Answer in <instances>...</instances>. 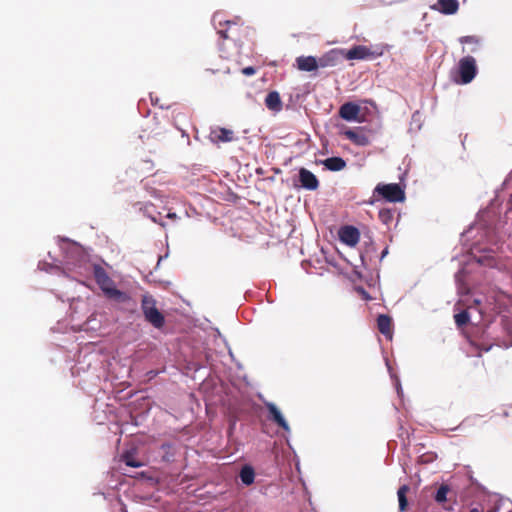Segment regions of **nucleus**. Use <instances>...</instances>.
I'll return each instance as SVG.
<instances>
[{
  "label": "nucleus",
  "mask_w": 512,
  "mask_h": 512,
  "mask_svg": "<svg viewBox=\"0 0 512 512\" xmlns=\"http://www.w3.org/2000/svg\"><path fill=\"white\" fill-rule=\"evenodd\" d=\"M208 138L214 144L232 142L235 139L233 130L223 127L211 128Z\"/></svg>",
  "instance_id": "6"
},
{
  "label": "nucleus",
  "mask_w": 512,
  "mask_h": 512,
  "mask_svg": "<svg viewBox=\"0 0 512 512\" xmlns=\"http://www.w3.org/2000/svg\"><path fill=\"white\" fill-rule=\"evenodd\" d=\"M167 217L174 219V218H176V214L175 213H168Z\"/></svg>",
  "instance_id": "28"
},
{
  "label": "nucleus",
  "mask_w": 512,
  "mask_h": 512,
  "mask_svg": "<svg viewBox=\"0 0 512 512\" xmlns=\"http://www.w3.org/2000/svg\"><path fill=\"white\" fill-rule=\"evenodd\" d=\"M149 217H150L154 222H157V219H156V217H155V216H151V215H149Z\"/></svg>",
  "instance_id": "30"
},
{
  "label": "nucleus",
  "mask_w": 512,
  "mask_h": 512,
  "mask_svg": "<svg viewBox=\"0 0 512 512\" xmlns=\"http://www.w3.org/2000/svg\"><path fill=\"white\" fill-rule=\"evenodd\" d=\"M242 74L245 75V76H251V75H254L256 73V69L252 66H249V67H245L241 70Z\"/></svg>",
  "instance_id": "25"
},
{
  "label": "nucleus",
  "mask_w": 512,
  "mask_h": 512,
  "mask_svg": "<svg viewBox=\"0 0 512 512\" xmlns=\"http://www.w3.org/2000/svg\"><path fill=\"white\" fill-rule=\"evenodd\" d=\"M476 61L472 56H466L459 61V74L463 84L470 83L476 76Z\"/></svg>",
  "instance_id": "4"
},
{
  "label": "nucleus",
  "mask_w": 512,
  "mask_h": 512,
  "mask_svg": "<svg viewBox=\"0 0 512 512\" xmlns=\"http://www.w3.org/2000/svg\"><path fill=\"white\" fill-rule=\"evenodd\" d=\"M150 208H153V204H147V205H145V207H144V211H145L146 213H148Z\"/></svg>",
  "instance_id": "26"
},
{
  "label": "nucleus",
  "mask_w": 512,
  "mask_h": 512,
  "mask_svg": "<svg viewBox=\"0 0 512 512\" xmlns=\"http://www.w3.org/2000/svg\"><path fill=\"white\" fill-rule=\"evenodd\" d=\"M121 460L127 465V466H130V467H134V468H138V467H141L143 465L142 462L138 461L132 452H125L122 454L121 456Z\"/></svg>",
  "instance_id": "20"
},
{
  "label": "nucleus",
  "mask_w": 512,
  "mask_h": 512,
  "mask_svg": "<svg viewBox=\"0 0 512 512\" xmlns=\"http://www.w3.org/2000/svg\"><path fill=\"white\" fill-rule=\"evenodd\" d=\"M375 191L389 202H401L405 198L404 191L396 183L379 184Z\"/></svg>",
  "instance_id": "3"
},
{
  "label": "nucleus",
  "mask_w": 512,
  "mask_h": 512,
  "mask_svg": "<svg viewBox=\"0 0 512 512\" xmlns=\"http://www.w3.org/2000/svg\"><path fill=\"white\" fill-rule=\"evenodd\" d=\"M360 113V107L352 102L344 103L339 109V116L346 121L356 120Z\"/></svg>",
  "instance_id": "14"
},
{
  "label": "nucleus",
  "mask_w": 512,
  "mask_h": 512,
  "mask_svg": "<svg viewBox=\"0 0 512 512\" xmlns=\"http://www.w3.org/2000/svg\"><path fill=\"white\" fill-rule=\"evenodd\" d=\"M347 60H362L366 58L374 57V53L370 51V49L364 45H357L348 50L347 52L343 51V55Z\"/></svg>",
  "instance_id": "10"
},
{
  "label": "nucleus",
  "mask_w": 512,
  "mask_h": 512,
  "mask_svg": "<svg viewBox=\"0 0 512 512\" xmlns=\"http://www.w3.org/2000/svg\"><path fill=\"white\" fill-rule=\"evenodd\" d=\"M377 328L381 334L387 339H392L393 336V325L392 318L386 314H380L377 317Z\"/></svg>",
  "instance_id": "13"
},
{
  "label": "nucleus",
  "mask_w": 512,
  "mask_h": 512,
  "mask_svg": "<svg viewBox=\"0 0 512 512\" xmlns=\"http://www.w3.org/2000/svg\"><path fill=\"white\" fill-rule=\"evenodd\" d=\"M265 407L269 412V419L285 431H289V425L274 403L266 402Z\"/></svg>",
  "instance_id": "11"
},
{
  "label": "nucleus",
  "mask_w": 512,
  "mask_h": 512,
  "mask_svg": "<svg viewBox=\"0 0 512 512\" xmlns=\"http://www.w3.org/2000/svg\"><path fill=\"white\" fill-rule=\"evenodd\" d=\"M460 42L463 43V44H465V43H478V40L474 36H464V37L460 38Z\"/></svg>",
  "instance_id": "24"
},
{
  "label": "nucleus",
  "mask_w": 512,
  "mask_h": 512,
  "mask_svg": "<svg viewBox=\"0 0 512 512\" xmlns=\"http://www.w3.org/2000/svg\"><path fill=\"white\" fill-rule=\"evenodd\" d=\"M343 135L358 146H368L370 144L369 137L364 133L363 128L347 129Z\"/></svg>",
  "instance_id": "9"
},
{
  "label": "nucleus",
  "mask_w": 512,
  "mask_h": 512,
  "mask_svg": "<svg viewBox=\"0 0 512 512\" xmlns=\"http://www.w3.org/2000/svg\"><path fill=\"white\" fill-rule=\"evenodd\" d=\"M431 8L444 15H453L459 9V2L458 0H438Z\"/></svg>",
  "instance_id": "12"
},
{
  "label": "nucleus",
  "mask_w": 512,
  "mask_h": 512,
  "mask_svg": "<svg viewBox=\"0 0 512 512\" xmlns=\"http://www.w3.org/2000/svg\"><path fill=\"white\" fill-rule=\"evenodd\" d=\"M93 275L96 283L107 298L119 303H125L130 300V296L127 293L115 287L114 281L101 265L95 264L93 266Z\"/></svg>",
  "instance_id": "1"
},
{
  "label": "nucleus",
  "mask_w": 512,
  "mask_h": 512,
  "mask_svg": "<svg viewBox=\"0 0 512 512\" xmlns=\"http://www.w3.org/2000/svg\"><path fill=\"white\" fill-rule=\"evenodd\" d=\"M295 61L296 67L300 71L313 72L318 69L317 58L314 56H299Z\"/></svg>",
  "instance_id": "15"
},
{
  "label": "nucleus",
  "mask_w": 512,
  "mask_h": 512,
  "mask_svg": "<svg viewBox=\"0 0 512 512\" xmlns=\"http://www.w3.org/2000/svg\"><path fill=\"white\" fill-rule=\"evenodd\" d=\"M299 182L302 188L315 191L319 187L318 178L308 169H299Z\"/></svg>",
  "instance_id": "8"
},
{
  "label": "nucleus",
  "mask_w": 512,
  "mask_h": 512,
  "mask_svg": "<svg viewBox=\"0 0 512 512\" xmlns=\"http://www.w3.org/2000/svg\"><path fill=\"white\" fill-rule=\"evenodd\" d=\"M226 24H227L228 28L218 30V34L223 39H230V38H232V36L230 35V31L233 27H236V24L234 22H230V21H227Z\"/></svg>",
  "instance_id": "23"
},
{
  "label": "nucleus",
  "mask_w": 512,
  "mask_h": 512,
  "mask_svg": "<svg viewBox=\"0 0 512 512\" xmlns=\"http://www.w3.org/2000/svg\"><path fill=\"white\" fill-rule=\"evenodd\" d=\"M455 323L458 327H463L468 324L470 320V315L468 311L463 310L454 315Z\"/></svg>",
  "instance_id": "22"
},
{
  "label": "nucleus",
  "mask_w": 512,
  "mask_h": 512,
  "mask_svg": "<svg viewBox=\"0 0 512 512\" xmlns=\"http://www.w3.org/2000/svg\"><path fill=\"white\" fill-rule=\"evenodd\" d=\"M510 200L512 201V192H511V195H510Z\"/></svg>",
  "instance_id": "31"
},
{
  "label": "nucleus",
  "mask_w": 512,
  "mask_h": 512,
  "mask_svg": "<svg viewBox=\"0 0 512 512\" xmlns=\"http://www.w3.org/2000/svg\"><path fill=\"white\" fill-rule=\"evenodd\" d=\"M321 163L324 165V167L329 171H341L346 167V161L341 157H330L327 158Z\"/></svg>",
  "instance_id": "16"
},
{
  "label": "nucleus",
  "mask_w": 512,
  "mask_h": 512,
  "mask_svg": "<svg viewBox=\"0 0 512 512\" xmlns=\"http://www.w3.org/2000/svg\"><path fill=\"white\" fill-rule=\"evenodd\" d=\"M265 105L270 110L280 111L282 109V101L279 93L276 91L269 92L265 98Z\"/></svg>",
  "instance_id": "17"
},
{
  "label": "nucleus",
  "mask_w": 512,
  "mask_h": 512,
  "mask_svg": "<svg viewBox=\"0 0 512 512\" xmlns=\"http://www.w3.org/2000/svg\"><path fill=\"white\" fill-rule=\"evenodd\" d=\"M409 490H410V487L408 485H402L399 487V489L397 491L399 510L401 512H403L407 509V506H408L407 493L409 492Z\"/></svg>",
  "instance_id": "19"
},
{
  "label": "nucleus",
  "mask_w": 512,
  "mask_h": 512,
  "mask_svg": "<svg viewBox=\"0 0 512 512\" xmlns=\"http://www.w3.org/2000/svg\"><path fill=\"white\" fill-rule=\"evenodd\" d=\"M141 309L145 320L153 327L160 329L165 324L164 315L156 307V300L151 295H143L141 299Z\"/></svg>",
  "instance_id": "2"
},
{
  "label": "nucleus",
  "mask_w": 512,
  "mask_h": 512,
  "mask_svg": "<svg viewBox=\"0 0 512 512\" xmlns=\"http://www.w3.org/2000/svg\"><path fill=\"white\" fill-rule=\"evenodd\" d=\"M240 479L243 484L247 486L251 485L255 479L254 469L249 465H245L244 467H242L240 471Z\"/></svg>",
  "instance_id": "18"
},
{
  "label": "nucleus",
  "mask_w": 512,
  "mask_h": 512,
  "mask_svg": "<svg viewBox=\"0 0 512 512\" xmlns=\"http://www.w3.org/2000/svg\"><path fill=\"white\" fill-rule=\"evenodd\" d=\"M219 70H212V69H206L205 72L206 73H216L218 72Z\"/></svg>",
  "instance_id": "29"
},
{
  "label": "nucleus",
  "mask_w": 512,
  "mask_h": 512,
  "mask_svg": "<svg viewBox=\"0 0 512 512\" xmlns=\"http://www.w3.org/2000/svg\"><path fill=\"white\" fill-rule=\"evenodd\" d=\"M470 512H482V509L478 508V507H474L470 510Z\"/></svg>",
  "instance_id": "27"
},
{
  "label": "nucleus",
  "mask_w": 512,
  "mask_h": 512,
  "mask_svg": "<svg viewBox=\"0 0 512 512\" xmlns=\"http://www.w3.org/2000/svg\"><path fill=\"white\" fill-rule=\"evenodd\" d=\"M343 55V50L332 49L319 58H317V66L319 68H328L336 66Z\"/></svg>",
  "instance_id": "7"
},
{
  "label": "nucleus",
  "mask_w": 512,
  "mask_h": 512,
  "mask_svg": "<svg viewBox=\"0 0 512 512\" xmlns=\"http://www.w3.org/2000/svg\"><path fill=\"white\" fill-rule=\"evenodd\" d=\"M338 234L341 242L351 247L355 246L360 240L359 230L354 226H343L339 229Z\"/></svg>",
  "instance_id": "5"
},
{
  "label": "nucleus",
  "mask_w": 512,
  "mask_h": 512,
  "mask_svg": "<svg viewBox=\"0 0 512 512\" xmlns=\"http://www.w3.org/2000/svg\"><path fill=\"white\" fill-rule=\"evenodd\" d=\"M450 492V487L447 484H442L438 488L436 495H435V501L439 504H443L447 501V495Z\"/></svg>",
  "instance_id": "21"
}]
</instances>
